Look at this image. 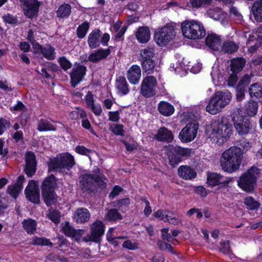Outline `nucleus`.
Instances as JSON below:
<instances>
[{
	"label": "nucleus",
	"instance_id": "1",
	"mask_svg": "<svg viewBox=\"0 0 262 262\" xmlns=\"http://www.w3.org/2000/svg\"><path fill=\"white\" fill-rule=\"evenodd\" d=\"M232 133V125L225 117L213 122L208 130V135L210 140L219 145L227 142Z\"/></svg>",
	"mask_w": 262,
	"mask_h": 262
},
{
	"label": "nucleus",
	"instance_id": "2",
	"mask_svg": "<svg viewBox=\"0 0 262 262\" xmlns=\"http://www.w3.org/2000/svg\"><path fill=\"white\" fill-rule=\"evenodd\" d=\"M243 152L240 148L233 146L226 150L222 155L221 166L225 171L231 173L238 169Z\"/></svg>",
	"mask_w": 262,
	"mask_h": 262
},
{
	"label": "nucleus",
	"instance_id": "3",
	"mask_svg": "<svg viewBox=\"0 0 262 262\" xmlns=\"http://www.w3.org/2000/svg\"><path fill=\"white\" fill-rule=\"evenodd\" d=\"M231 97V94L228 91L215 93L206 106V111L212 115L217 114L229 104Z\"/></svg>",
	"mask_w": 262,
	"mask_h": 262
},
{
	"label": "nucleus",
	"instance_id": "4",
	"mask_svg": "<svg viewBox=\"0 0 262 262\" xmlns=\"http://www.w3.org/2000/svg\"><path fill=\"white\" fill-rule=\"evenodd\" d=\"M181 28L183 35L188 39H201L206 35L204 26L196 20H185L182 23Z\"/></svg>",
	"mask_w": 262,
	"mask_h": 262
},
{
	"label": "nucleus",
	"instance_id": "5",
	"mask_svg": "<svg viewBox=\"0 0 262 262\" xmlns=\"http://www.w3.org/2000/svg\"><path fill=\"white\" fill-rule=\"evenodd\" d=\"M48 163L49 171L63 172L65 169L69 170L75 165V162L71 155L65 154L50 159Z\"/></svg>",
	"mask_w": 262,
	"mask_h": 262
},
{
	"label": "nucleus",
	"instance_id": "6",
	"mask_svg": "<svg viewBox=\"0 0 262 262\" xmlns=\"http://www.w3.org/2000/svg\"><path fill=\"white\" fill-rule=\"evenodd\" d=\"M103 178L98 174H84L80 177V187L83 193H90L95 189V184L103 186Z\"/></svg>",
	"mask_w": 262,
	"mask_h": 262
},
{
	"label": "nucleus",
	"instance_id": "7",
	"mask_svg": "<svg viewBox=\"0 0 262 262\" xmlns=\"http://www.w3.org/2000/svg\"><path fill=\"white\" fill-rule=\"evenodd\" d=\"M258 174V169L256 167H252L237 181L238 186L246 192L252 191L256 185Z\"/></svg>",
	"mask_w": 262,
	"mask_h": 262
},
{
	"label": "nucleus",
	"instance_id": "8",
	"mask_svg": "<svg viewBox=\"0 0 262 262\" xmlns=\"http://www.w3.org/2000/svg\"><path fill=\"white\" fill-rule=\"evenodd\" d=\"M174 27L171 25H166L159 28L155 33L154 39L157 43L163 46L167 45L176 36Z\"/></svg>",
	"mask_w": 262,
	"mask_h": 262
},
{
	"label": "nucleus",
	"instance_id": "9",
	"mask_svg": "<svg viewBox=\"0 0 262 262\" xmlns=\"http://www.w3.org/2000/svg\"><path fill=\"white\" fill-rule=\"evenodd\" d=\"M191 149L181 147L169 146L167 149L166 154L171 166H174L182 160L183 157H187L190 155Z\"/></svg>",
	"mask_w": 262,
	"mask_h": 262
},
{
	"label": "nucleus",
	"instance_id": "10",
	"mask_svg": "<svg viewBox=\"0 0 262 262\" xmlns=\"http://www.w3.org/2000/svg\"><path fill=\"white\" fill-rule=\"evenodd\" d=\"M157 90V81L153 76H147L143 80L141 86V93L146 97L155 95Z\"/></svg>",
	"mask_w": 262,
	"mask_h": 262
},
{
	"label": "nucleus",
	"instance_id": "11",
	"mask_svg": "<svg viewBox=\"0 0 262 262\" xmlns=\"http://www.w3.org/2000/svg\"><path fill=\"white\" fill-rule=\"evenodd\" d=\"M104 227L102 222L98 220L95 221L91 225V234L81 238V241L86 243L94 242L99 243L100 236L104 233Z\"/></svg>",
	"mask_w": 262,
	"mask_h": 262
},
{
	"label": "nucleus",
	"instance_id": "12",
	"mask_svg": "<svg viewBox=\"0 0 262 262\" xmlns=\"http://www.w3.org/2000/svg\"><path fill=\"white\" fill-rule=\"evenodd\" d=\"M199 124L197 123H191L187 124L179 134L180 139L184 142L192 141L196 136Z\"/></svg>",
	"mask_w": 262,
	"mask_h": 262
},
{
	"label": "nucleus",
	"instance_id": "13",
	"mask_svg": "<svg viewBox=\"0 0 262 262\" xmlns=\"http://www.w3.org/2000/svg\"><path fill=\"white\" fill-rule=\"evenodd\" d=\"M235 128L240 135L247 134L250 128V121L248 118L241 115H234L232 118Z\"/></svg>",
	"mask_w": 262,
	"mask_h": 262
},
{
	"label": "nucleus",
	"instance_id": "14",
	"mask_svg": "<svg viewBox=\"0 0 262 262\" xmlns=\"http://www.w3.org/2000/svg\"><path fill=\"white\" fill-rule=\"evenodd\" d=\"M24 14L32 18L37 14L39 4L37 0H20Z\"/></svg>",
	"mask_w": 262,
	"mask_h": 262
},
{
	"label": "nucleus",
	"instance_id": "15",
	"mask_svg": "<svg viewBox=\"0 0 262 262\" xmlns=\"http://www.w3.org/2000/svg\"><path fill=\"white\" fill-rule=\"evenodd\" d=\"M26 198L34 203L39 204V191L37 186V183L33 180L29 182L28 185L25 189Z\"/></svg>",
	"mask_w": 262,
	"mask_h": 262
},
{
	"label": "nucleus",
	"instance_id": "16",
	"mask_svg": "<svg viewBox=\"0 0 262 262\" xmlns=\"http://www.w3.org/2000/svg\"><path fill=\"white\" fill-rule=\"evenodd\" d=\"M233 180V178L223 177L217 173H211L208 175L207 183L212 186L219 185L226 186L232 182Z\"/></svg>",
	"mask_w": 262,
	"mask_h": 262
},
{
	"label": "nucleus",
	"instance_id": "17",
	"mask_svg": "<svg viewBox=\"0 0 262 262\" xmlns=\"http://www.w3.org/2000/svg\"><path fill=\"white\" fill-rule=\"evenodd\" d=\"M86 71V67L80 64L73 69L70 76L71 83L73 86H75L82 80L85 75Z\"/></svg>",
	"mask_w": 262,
	"mask_h": 262
},
{
	"label": "nucleus",
	"instance_id": "18",
	"mask_svg": "<svg viewBox=\"0 0 262 262\" xmlns=\"http://www.w3.org/2000/svg\"><path fill=\"white\" fill-rule=\"evenodd\" d=\"M25 172L28 177H32L35 173L36 169L35 155L32 152H27L25 155Z\"/></svg>",
	"mask_w": 262,
	"mask_h": 262
},
{
	"label": "nucleus",
	"instance_id": "19",
	"mask_svg": "<svg viewBox=\"0 0 262 262\" xmlns=\"http://www.w3.org/2000/svg\"><path fill=\"white\" fill-rule=\"evenodd\" d=\"M63 233L67 236L72 237L75 241L81 240V236L83 234L84 230L79 229L76 230L69 222H66L62 226Z\"/></svg>",
	"mask_w": 262,
	"mask_h": 262
},
{
	"label": "nucleus",
	"instance_id": "20",
	"mask_svg": "<svg viewBox=\"0 0 262 262\" xmlns=\"http://www.w3.org/2000/svg\"><path fill=\"white\" fill-rule=\"evenodd\" d=\"M34 49L36 50V52L40 51L43 56L48 60H53L55 59V48L50 45H47L42 47L36 43L35 44Z\"/></svg>",
	"mask_w": 262,
	"mask_h": 262
},
{
	"label": "nucleus",
	"instance_id": "21",
	"mask_svg": "<svg viewBox=\"0 0 262 262\" xmlns=\"http://www.w3.org/2000/svg\"><path fill=\"white\" fill-rule=\"evenodd\" d=\"M101 36L102 32L99 29H95L89 34L88 43L91 49H95L100 46L101 43Z\"/></svg>",
	"mask_w": 262,
	"mask_h": 262
},
{
	"label": "nucleus",
	"instance_id": "22",
	"mask_svg": "<svg viewBox=\"0 0 262 262\" xmlns=\"http://www.w3.org/2000/svg\"><path fill=\"white\" fill-rule=\"evenodd\" d=\"M141 76V71L139 66L133 65L127 71V77L130 83L133 84H138Z\"/></svg>",
	"mask_w": 262,
	"mask_h": 262
},
{
	"label": "nucleus",
	"instance_id": "23",
	"mask_svg": "<svg viewBox=\"0 0 262 262\" xmlns=\"http://www.w3.org/2000/svg\"><path fill=\"white\" fill-rule=\"evenodd\" d=\"M111 53L109 48L103 50L98 49L91 53L88 57V60L92 62H98L105 59Z\"/></svg>",
	"mask_w": 262,
	"mask_h": 262
},
{
	"label": "nucleus",
	"instance_id": "24",
	"mask_svg": "<svg viewBox=\"0 0 262 262\" xmlns=\"http://www.w3.org/2000/svg\"><path fill=\"white\" fill-rule=\"evenodd\" d=\"M24 182V176H19L17 181L15 184L8 186L7 189L8 193L13 198H16L23 189V184Z\"/></svg>",
	"mask_w": 262,
	"mask_h": 262
},
{
	"label": "nucleus",
	"instance_id": "25",
	"mask_svg": "<svg viewBox=\"0 0 262 262\" xmlns=\"http://www.w3.org/2000/svg\"><path fill=\"white\" fill-rule=\"evenodd\" d=\"M74 220L77 223H83L88 222L90 218L89 210L84 208H80L76 210L74 214Z\"/></svg>",
	"mask_w": 262,
	"mask_h": 262
},
{
	"label": "nucleus",
	"instance_id": "26",
	"mask_svg": "<svg viewBox=\"0 0 262 262\" xmlns=\"http://www.w3.org/2000/svg\"><path fill=\"white\" fill-rule=\"evenodd\" d=\"M206 45L213 51H218L221 47V40L219 36L215 34H209L207 36Z\"/></svg>",
	"mask_w": 262,
	"mask_h": 262
},
{
	"label": "nucleus",
	"instance_id": "27",
	"mask_svg": "<svg viewBox=\"0 0 262 262\" xmlns=\"http://www.w3.org/2000/svg\"><path fill=\"white\" fill-rule=\"evenodd\" d=\"M136 37L140 43H145L148 42L150 38V32L148 27H139L136 32Z\"/></svg>",
	"mask_w": 262,
	"mask_h": 262
},
{
	"label": "nucleus",
	"instance_id": "28",
	"mask_svg": "<svg viewBox=\"0 0 262 262\" xmlns=\"http://www.w3.org/2000/svg\"><path fill=\"white\" fill-rule=\"evenodd\" d=\"M180 177L185 180H191L196 177V172L193 168L187 165L180 166L178 170Z\"/></svg>",
	"mask_w": 262,
	"mask_h": 262
},
{
	"label": "nucleus",
	"instance_id": "29",
	"mask_svg": "<svg viewBox=\"0 0 262 262\" xmlns=\"http://www.w3.org/2000/svg\"><path fill=\"white\" fill-rule=\"evenodd\" d=\"M155 138L159 141L170 142L173 140V135L171 131L166 127H163L158 130Z\"/></svg>",
	"mask_w": 262,
	"mask_h": 262
},
{
	"label": "nucleus",
	"instance_id": "30",
	"mask_svg": "<svg viewBox=\"0 0 262 262\" xmlns=\"http://www.w3.org/2000/svg\"><path fill=\"white\" fill-rule=\"evenodd\" d=\"M158 108L160 113L164 116H171L174 111L173 105L166 101H161L158 104Z\"/></svg>",
	"mask_w": 262,
	"mask_h": 262
},
{
	"label": "nucleus",
	"instance_id": "31",
	"mask_svg": "<svg viewBox=\"0 0 262 262\" xmlns=\"http://www.w3.org/2000/svg\"><path fill=\"white\" fill-rule=\"evenodd\" d=\"M249 94L252 98L262 102V88L257 83L252 84L249 89Z\"/></svg>",
	"mask_w": 262,
	"mask_h": 262
},
{
	"label": "nucleus",
	"instance_id": "32",
	"mask_svg": "<svg viewBox=\"0 0 262 262\" xmlns=\"http://www.w3.org/2000/svg\"><path fill=\"white\" fill-rule=\"evenodd\" d=\"M56 185L55 177L51 174L42 183L41 187V191H53Z\"/></svg>",
	"mask_w": 262,
	"mask_h": 262
},
{
	"label": "nucleus",
	"instance_id": "33",
	"mask_svg": "<svg viewBox=\"0 0 262 262\" xmlns=\"http://www.w3.org/2000/svg\"><path fill=\"white\" fill-rule=\"evenodd\" d=\"M41 193L44 202L47 206H51L56 202L57 198L54 190L41 191Z\"/></svg>",
	"mask_w": 262,
	"mask_h": 262
},
{
	"label": "nucleus",
	"instance_id": "34",
	"mask_svg": "<svg viewBox=\"0 0 262 262\" xmlns=\"http://www.w3.org/2000/svg\"><path fill=\"white\" fill-rule=\"evenodd\" d=\"M252 11L257 21H262V0L254 3L252 7Z\"/></svg>",
	"mask_w": 262,
	"mask_h": 262
},
{
	"label": "nucleus",
	"instance_id": "35",
	"mask_svg": "<svg viewBox=\"0 0 262 262\" xmlns=\"http://www.w3.org/2000/svg\"><path fill=\"white\" fill-rule=\"evenodd\" d=\"M116 86L119 92L123 95H126L129 92L128 84L124 77L120 76L117 79Z\"/></svg>",
	"mask_w": 262,
	"mask_h": 262
},
{
	"label": "nucleus",
	"instance_id": "36",
	"mask_svg": "<svg viewBox=\"0 0 262 262\" xmlns=\"http://www.w3.org/2000/svg\"><path fill=\"white\" fill-rule=\"evenodd\" d=\"M245 60L242 58L233 59L231 62V70L233 73L241 71L245 64Z\"/></svg>",
	"mask_w": 262,
	"mask_h": 262
},
{
	"label": "nucleus",
	"instance_id": "37",
	"mask_svg": "<svg viewBox=\"0 0 262 262\" xmlns=\"http://www.w3.org/2000/svg\"><path fill=\"white\" fill-rule=\"evenodd\" d=\"M71 12V7L70 5L64 4L61 5L57 11V15L60 18H67Z\"/></svg>",
	"mask_w": 262,
	"mask_h": 262
},
{
	"label": "nucleus",
	"instance_id": "38",
	"mask_svg": "<svg viewBox=\"0 0 262 262\" xmlns=\"http://www.w3.org/2000/svg\"><path fill=\"white\" fill-rule=\"evenodd\" d=\"M258 104L254 101H249L245 105L246 113L249 116H254L257 112Z\"/></svg>",
	"mask_w": 262,
	"mask_h": 262
},
{
	"label": "nucleus",
	"instance_id": "39",
	"mask_svg": "<svg viewBox=\"0 0 262 262\" xmlns=\"http://www.w3.org/2000/svg\"><path fill=\"white\" fill-rule=\"evenodd\" d=\"M37 129L40 132L55 131L56 128L47 120L41 119L38 123Z\"/></svg>",
	"mask_w": 262,
	"mask_h": 262
},
{
	"label": "nucleus",
	"instance_id": "40",
	"mask_svg": "<svg viewBox=\"0 0 262 262\" xmlns=\"http://www.w3.org/2000/svg\"><path fill=\"white\" fill-rule=\"evenodd\" d=\"M105 217L106 220L113 222L122 219V215L116 209H109Z\"/></svg>",
	"mask_w": 262,
	"mask_h": 262
},
{
	"label": "nucleus",
	"instance_id": "41",
	"mask_svg": "<svg viewBox=\"0 0 262 262\" xmlns=\"http://www.w3.org/2000/svg\"><path fill=\"white\" fill-rule=\"evenodd\" d=\"M221 49L224 53L231 54L237 51L238 46L234 42L228 41L223 43Z\"/></svg>",
	"mask_w": 262,
	"mask_h": 262
},
{
	"label": "nucleus",
	"instance_id": "42",
	"mask_svg": "<svg viewBox=\"0 0 262 262\" xmlns=\"http://www.w3.org/2000/svg\"><path fill=\"white\" fill-rule=\"evenodd\" d=\"M23 225L24 229L28 233L32 234L36 230L37 224L35 220H33L31 219L25 220L23 222Z\"/></svg>",
	"mask_w": 262,
	"mask_h": 262
},
{
	"label": "nucleus",
	"instance_id": "43",
	"mask_svg": "<svg viewBox=\"0 0 262 262\" xmlns=\"http://www.w3.org/2000/svg\"><path fill=\"white\" fill-rule=\"evenodd\" d=\"M154 49L152 48L147 47L145 49H142L140 51V57L141 61L149 60V59H152V57L155 54Z\"/></svg>",
	"mask_w": 262,
	"mask_h": 262
},
{
	"label": "nucleus",
	"instance_id": "44",
	"mask_svg": "<svg viewBox=\"0 0 262 262\" xmlns=\"http://www.w3.org/2000/svg\"><path fill=\"white\" fill-rule=\"evenodd\" d=\"M143 70L147 74H151L154 72L156 64L152 59L143 60L141 63Z\"/></svg>",
	"mask_w": 262,
	"mask_h": 262
},
{
	"label": "nucleus",
	"instance_id": "45",
	"mask_svg": "<svg viewBox=\"0 0 262 262\" xmlns=\"http://www.w3.org/2000/svg\"><path fill=\"white\" fill-rule=\"evenodd\" d=\"M90 28L89 23L85 21L78 26L77 29V35L79 38H84Z\"/></svg>",
	"mask_w": 262,
	"mask_h": 262
},
{
	"label": "nucleus",
	"instance_id": "46",
	"mask_svg": "<svg viewBox=\"0 0 262 262\" xmlns=\"http://www.w3.org/2000/svg\"><path fill=\"white\" fill-rule=\"evenodd\" d=\"M244 203L250 210L257 209L259 207L258 202L255 201L252 197H247L244 200Z\"/></svg>",
	"mask_w": 262,
	"mask_h": 262
},
{
	"label": "nucleus",
	"instance_id": "47",
	"mask_svg": "<svg viewBox=\"0 0 262 262\" xmlns=\"http://www.w3.org/2000/svg\"><path fill=\"white\" fill-rule=\"evenodd\" d=\"M114 231V229L111 228L108 230L107 234H106V237L108 241L111 242V244H115L116 246H117L121 244V243L119 242L120 240L124 239L126 238V237L125 236H119L115 238H112V233Z\"/></svg>",
	"mask_w": 262,
	"mask_h": 262
},
{
	"label": "nucleus",
	"instance_id": "48",
	"mask_svg": "<svg viewBox=\"0 0 262 262\" xmlns=\"http://www.w3.org/2000/svg\"><path fill=\"white\" fill-rule=\"evenodd\" d=\"M32 244L38 246H50L52 244L45 237H35L32 239Z\"/></svg>",
	"mask_w": 262,
	"mask_h": 262
},
{
	"label": "nucleus",
	"instance_id": "49",
	"mask_svg": "<svg viewBox=\"0 0 262 262\" xmlns=\"http://www.w3.org/2000/svg\"><path fill=\"white\" fill-rule=\"evenodd\" d=\"M212 0H190L193 7L200 8L208 6L211 4Z\"/></svg>",
	"mask_w": 262,
	"mask_h": 262
},
{
	"label": "nucleus",
	"instance_id": "50",
	"mask_svg": "<svg viewBox=\"0 0 262 262\" xmlns=\"http://www.w3.org/2000/svg\"><path fill=\"white\" fill-rule=\"evenodd\" d=\"M221 10L216 9H210L207 11L208 15L211 18L214 20H219L221 18Z\"/></svg>",
	"mask_w": 262,
	"mask_h": 262
},
{
	"label": "nucleus",
	"instance_id": "51",
	"mask_svg": "<svg viewBox=\"0 0 262 262\" xmlns=\"http://www.w3.org/2000/svg\"><path fill=\"white\" fill-rule=\"evenodd\" d=\"M129 204V199L125 198L120 200L118 202H114L113 207H118L119 209L122 210L124 207H127Z\"/></svg>",
	"mask_w": 262,
	"mask_h": 262
},
{
	"label": "nucleus",
	"instance_id": "52",
	"mask_svg": "<svg viewBox=\"0 0 262 262\" xmlns=\"http://www.w3.org/2000/svg\"><path fill=\"white\" fill-rule=\"evenodd\" d=\"M58 61L60 66L64 71H67L72 67V63L64 56L60 57Z\"/></svg>",
	"mask_w": 262,
	"mask_h": 262
},
{
	"label": "nucleus",
	"instance_id": "53",
	"mask_svg": "<svg viewBox=\"0 0 262 262\" xmlns=\"http://www.w3.org/2000/svg\"><path fill=\"white\" fill-rule=\"evenodd\" d=\"M49 218L55 223L59 222L60 217L58 211L53 209H50L48 214Z\"/></svg>",
	"mask_w": 262,
	"mask_h": 262
},
{
	"label": "nucleus",
	"instance_id": "54",
	"mask_svg": "<svg viewBox=\"0 0 262 262\" xmlns=\"http://www.w3.org/2000/svg\"><path fill=\"white\" fill-rule=\"evenodd\" d=\"M123 125L120 124H115L111 127L112 132L116 135H123Z\"/></svg>",
	"mask_w": 262,
	"mask_h": 262
},
{
	"label": "nucleus",
	"instance_id": "55",
	"mask_svg": "<svg viewBox=\"0 0 262 262\" xmlns=\"http://www.w3.org/2000/svg\"><path fill=\"white\" fill-rule=\"evenodd\" d=\"M239 146H240L239 148H240L241 150L242 148L243 150L247 151L251 148L252 145L251 143L247 140L242 139L239 141Z\"/></svg>",
	"mask_w": 262,
	"mask_h": 262
},
{
	"label": "nucleus",
	"instance_id": "56",
	"mask_svg": "<svg viewBox=\"0 0 262 262\" xmlns=\"http://www.w3.org/2000/svg\"><path fill=\"white\" fill-rule=\"evenodd\" d=\"M219 251L232 258L234 255L230 247H219Z\"/></svg>",
	"mask_w": 262,
	"mask_h": 262
},
{
	"label": "nucleus",
	"instance_id": "57",
	"mask_svg": "<svg viewBox=\"0 0 262 262\" xmlns=\"http://www.w3.org/2000/svg\"><path fill=\"white\" fill-rule=\"evenodd\" d=\"M92 249H88L89 251V256L90 257H97L100 256V247H93Z\"/></svg>",
	"mask_w": 262,
	"mask_h": 262
},
{
	"label": "nucleus",
	"instance_id": "58",
	"mask_svg": "<svg viewBox=\"0 0 262 262\" xmlns=\"http://www.w3.org/2000/svg\"><path fill=\"white\" fill-rule=\"evenodd\" d=\"M236 97L237 101H241L245 98V88L243 87L239 88L237 85L236 89Z\"/></svg>",
	"mask_w": 262,
	"mask_h": 262
},
{
	"label": "nucleus",
	"instance_id": "59",
	"mask_svg": "<svg viewBox=\"0 0 262 262\" xmlns=\"http://www.w3.org/2000/svg\"><path fill=\"white\" fill-rule=\"evenodd\" d=\"M85 103L89 108L93 106L94 103L93 95L91 92L89 91L85 96Z\"/></svg>",
	"mask_w": 262,
	"mask_h": 262
},
{
	"label": "nucleus",
	"instance_id": "60",
	"mask_svg": "<svg viewBox=\"0 0 262 262\" xmlns=\"http://www.w3.org/2000/svg\"><path fill=\"white\" fill-rule=\"evenodd\" d=\"M3 19L5 22L10 24H15L17 22V18L10 14H7L3 16Z\"/></svg>",
	"mask_w": 262,
	"mask_h": 262
},
{
	"label": "nucleus",
	"instance_id": "61",
	"mask_svg": "<svg viewBox=\"0 0 262 262\" xmlns=\"http://www.w3.org/2000/svg\"><path fill=\"white\" fill-rule=\"evenodd\" d=\"M122 189L121 187L119 186H115L112 191L110 192L109 195V198L111 199H113L116 196H117L119 193L122 191Z\"/></svg>",
	"mask_w": 262,
	"mask_h": 262
},
{
	"label": "nucleus",
	"instance_id": "62",
	"mask_svg": "<svg viewBox=\"0 0 262 262\" xmlns=\"http://www.w3.org/2000/svg\"><path fill=\"white\" fill-rule=\"evenodd\" d=\"M167 210H158L153 214V216L156 218L159 219L160 220L164 222V216L166 215Z\"/></svg>",
	"mask_w": 262,
	"mask_h": 262
},
{
	"label": "nucleus",
	"instance_id": "63",
	"mask_svg": "<svg viewBox=\"0 0 262 262\" xmlns=\"http://www.w3.org/2000/svg\"><path fill=\"white\" fill-rule=\"evenodd\" d=\"M250 79L251 77L249 75H245L242 79L239 81L237 85L239 86V88L243 87L245 88V86L248 84L250 81Z\"/></svg>",
	"mask_w": 262,
	"mask_h": 262
},
{
	"label": "nucleus",
	"instance_id": "64",
	"mask_svg": "<svg viewBox=\"0 0 262 262\" xmlns=\"http://www.w3.org/2000/svg\"><path fill=\"white\" fill-rule=\"evenodd\" d=\"M76 151L78 154L86 156L88 155L91 152L90 150L83 146H77L76 147Z\"/></svg>",
	"mask_w": 262,
	"mask_h": 262
}]
</instances>
